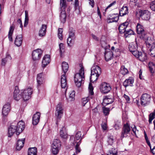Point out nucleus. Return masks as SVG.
<instances>
[{"label": "nucleus", "instance_id": "obj_1", "mask_svg": "<svg viewBox=\"0 0 155 155\" xmlns=\"http://www.w3.org/2000/svg\"><path fill=\"white\" fill-rule=\"evenodd\" d=\"M24 123L19 121L16 123H12L8 128V137H11L15 133L17 135H18L24 130Z\"/></svg>", "mask_w": 155, "mask_h": 155}, {"label": "nucleus", "instance_id": "obj_2", "mask_svg": "<svg viewBox=\"0 0 155 155\" xmlns=\"http://www.w3.org/2000/svg\"><path fill=\"white\" fill-rule=\"evenodd\" d=\"M101 72V68L99 66H93L91 68V73L90 77V81L94 82L97 80Z\"/></svg>", "mask_w": 155, "mask_h": 155}, {"label": "nucleus", "instance_id": "obj_3", "mask_svg": "<svg viewBox=\"0 0 155 155\" xmlns=\"http://www.w3.org/2000/svg\"><path fill=\"white\" fill-rule=\"evenodd\" d=\"M145 43L147 47L150 48L149 54L151 57H155V40L153 38H148Z\"/></svg>", "mask_w": 155, "mask_h": 155}, {"label": "nucleus", "instance_id": "obj_4", "mask_svg": "<svg viewBox=\"0 0 155 155\" xmlns=\"http://www.w3.org/2000/svg\"><path fill=\"white\" fill-rule=\"evenodd\" d=\"M84 68L83 66L81 67L79 73H76L74 77V80L76 86L80 87L82 84L83 79H84Z\"/></svg>", "mask_w": 155, "mask_h": 155}, {"label": "nucleus", "instance_id": "obj_5", "mask_svg": "<svg viewBox=\"0 0 155 155\" xmlns=\"http://www.w3.org/2000/svg\"><path fill=\"white\" fill-rule=\"evenodd\" d=\"M136 15L144 20H148L150 18V13L147 10L139 9L136 12Z\"/></svg>", "mask_w": 155, "mask_h": 155}, {"label": "nucleus", "instance_id": "obj_6", "mask_svg": "<svg viewBox=\"0 0 155 155\" xmlns=\"http://www.w3.org/2000/svg\"><path fill=\"white\" fill-rule=\"evenodd\" d=\"M151 100V96L147 93L143 94L140 98V104L143 106L149 105Z\"/></svg>", "mask_w": 155, "mask_h": 155}, {"label": "nucleus", "instance_id": "obj_7", "mask_svg": "<svg viewBox=\"0 0 155 155\" xmlns=\"http://www.w3.org/2000/svg\"><path fill=\"white\" fill-rule=\"evenodd\" d=\"M136 31L138 35L141 39L144 38L146 33L144 30L143 26L139 23H138L136 25Z\"/></svg>", "mask_w": 155, "mask_h": 155}, {"label": "nucleus", "instance_id": "obj_8", "mask_svg": "<svg viewBox=\"0 0 155 155\" xmlns=\"http://www.w3.org/2000/svg\"><path fill=\"white\" fill-rule=\"evenodd\" d=\"M111 89L110 84L106 82L102 83L100 87V90L101 92L104 94H106L109 92Z\"/></svg>", "mask_w": 155, "mask_h": 155}, {"label": "nucleus", "instance_id": "obj_9", "mask_svg": "<svg viewBox=\"0 0 155 155\" xmlns=\"http://www.w3.org/2000/svg\"><path fill=\"white\" fill-rule=\"evenodd\" d=\"M63 113V109L61 104L60 103L57 106L56 110L55 112V115L57 119H60Z\"/></svg>", "mask_w": 155, "mask_h": 155}, {"label": "nucleus", "instance_id": "obj_10", "mask_svg": "<svg viewBox=\"0 0 155 155\" xmlns=\"http://www.w3.org/2000/svg\"><path fill=\"white\" fill-rule=\"evenodd\" d=\"M130 130V126L128 123L124 124L121 132V137L123 138L127 136Z\"/></svg>", "mask_w": 155, "mask_h": 155}, {"label": "nucleus", "instance_id": "obj_11", "mask_svg": "<svg viewBox=\"0 0 155 155\" xmlns=\"http://www.w3.org/2000/svg\"><path fill=\"white\" fill-rule=\"evenodd\" d=\"M32 89L30 88H28L24 90L21 94L23 99L25 101L28 100L30 98V95L32 94Z\"/></svg>", "mask_w": 155, "mask_h": 155}, {"label": "nucleus", "instance_id": "obj_12", "mask_svg": "<svg viewBox=\"0 0 155 155\" xmlns=\"http://www.w3.org/2000/svg\"><path fill=\"white\" fill-rule=\"evenodd\" d=\"M42 54V51L40 49H38L33 51L32 53V59L34 61L39 60L41 58Z\"/></svg>", "mask_w": 155, "mask_h": 155}, {"label": "nucleus", "instance_id": "obj_13", "mask_svg": "<svg viewBox=\"0 0 155 155\" xmlns=\"http://www.w3.org/2000/svg\"><path fill=\"white\" fill-rule=\"evenodd\" d=\"M102 46L104 48L105 50L104 53V56L106 61H108L111 60L113 58L114 55L113 52L110 49H106V47H104L102 44Z\"/></svg>", "mask_w": 155, "mask_h": 155}, {"label": "nucleus", "instance_id": "obj_14", "mask_svg": "<svg viewBox=\"0 0 155 155\" xmlns=\"http://www.w3.org/2000/svg\"><path fill=\"white\" fill-rule=\"evenodd\" d=\"M19 90L18 86H16L15 87V90L13 93V98L15 100L18 101L22 97L21 94H19Z\"/></svg>", "mask_w": 155, "mask_h": 155}, {"label": "nucleus", "instance_id": "obj_15", "mask_svg": "<svg viewBox=\"0 0 155 155\" xmlns=\"http://www.w3.org/2000/svg\"><path fill=\"white\" fill-rule=\"evenodd\" d=\"M10 104L7 103L5 104L3 107L2 114L3 116H6L7 115L11 110Z\"/></svg>", "mask_w": 155, "mask_h": 155}, {"label": "nucleus", "instance_id": "obj_16", "mask_svg": "<svg viewBox=\"0 0 155 155\" xmlns=\"http://www.w3.org/2000/svg\"><path fill=\"white\" fill-rule=\"evenodd\" d=\"M40 115V113L38 112L33 115L32 118V123L33 125H36L38 124L39 121Z\"/></svg>", "mask_w": 155, "mask_h": 155}, {"label": "nucleus", "instance_id": "obj_17", "mask_svg": "<svg viewBox=\"0 0 155 155\" xmlns=\"http://www.w3.org/2000/svg\"><path fill=\"white\" fill-rule=\"evenodd\" d=\"M134 56L141 61H145L147 59V54L145 53L139 51L138 53L136 54Z\"/></svg>", "mask_w": 155, "mask_h": 155}, {"label": "nucleus", "instance_id": "obj_18", "mask_svg": "<svg viewBox=\"0 0 155 155\" xmlns=\"http://www.w3.org/2000/svg\"><path fill=\"white\" fill-rule=\"evenodd\" d=\"M134 79L132 77H130L128 79H127L124 82L123 85L125 87L130 86H133V83L134 82Z\"/></svg>", "mask_w": 155, "mask_h": 155}, {"label": "nucleus", "instance_id": "obj_19", "mask_svg": "<svg viewBox=\"0 0 155 155\" xmlns=\"http://www.w3.org/2000/svg\"><path fill=\"white\" fill-rule=\"evenodd\" d=\"M137 44L130 45L128 46L129 51L134 56L136 54L138 53V51L137 50Z\"/></svg>", "mask_w": 155, "mask_h": 155}, {"label": "nucleus", "instance_id": "obj_20", "mask_svg": "<svg viewBox=\"0 0 155 155\" xmlns=\"http://www.w3.org/2000/svg\"><path fill=\"white\" fill-rule=\"evenodd\" d=\"M128 25L129 23L127 21H126L121 24L118 28L120 33L122 34L125 32Z\"/></svg>", "mask_w": 155, "mask_h": 155}, {"label": "nucleus", "instance_id": "obj_21", "mask_svg": "<svg viewBox=\"0 0 155 155\" xmlns=\"http://www.w3.org/2000/svg\"><path fill=\"white\" fill-rule=\"evenodd\" d=\"M50 61V56L49 55H45L44 57L42 62V67L45 68L49 63Z\"/></svg>", "mask_w": 155, "mask_h": 155}, {"label": "nucleus", "instance_id": "obj_22", "mask_svg": "<svg viewBox=\"0 0 155 155\" xmlns=\"http://www.w3.org/2000/svg\"><path fill=\"white\" fill-rule=\"evenodd\" d=\"M25 138H22L21 139H19L17 141L16 144V149L17 150H20L24 146Z\"/></svg>", "mask_w": 155, "mask_h": 155}, {"label": "nucleus", "instance_id": "obj_23", "mask_svg": "<svg viewBox=\"0 0 155 155\" xmlns=\"http://www.w3.org/2000/svg\"><path fill=\"white\" fill-rule=\"evenodd\" d=\"M47 25L45 24H42L38 33V35L40 37H43L45 35L46 32Z\"/></svg>", "mask_w": 155, "mask_h": 155}, {"label": "nucleus", "instance_id": "obj_24", "mask_svg": "<svg viewBox=\"0 0 155 155\" xmlns=\"http://www.w3.org/2000/svg\"><path fill=\"white\" fill-rule=\"evenodd\" d=\"M113 99L109 96H107L104 97L102 104L103 106H106L108 104L112 103L113 102Z\"/></svg>", "mask_w": 155, "mask_h": 155}, {"label": "nucleus", "instance_id": "obj_25", "mask_svg": "<svg viewBox=\"0 0 155 155\" xmlns=\"http://www.w3.org/2000/svg\"><path fill=\"white\" fill-rule=\"evenodd\" d=\"M22 35H17L15 41V44L17 46H20L22 44Z\"/></svg>", "mask_w": 155, "mask_h": 155}, {"label": "nucleus", "instance_id": "obj_26", "mask_svg": "<svg viewBox=\"0 0 155 155\" xmlns=\"http://www.w3.org/2000/svg\"><path fill=\"white\" fill-rule=\"evenodd\" d=\"M37 80L38 83V86H40L44 83V78L43 77L42 73H40L37 75Z\"/></svg>", "mask_w": 155, "mask_h": 155}, {"label": "nucleus", "instance_id": "obj_27", "mask_svg": "<svg viewBox=\"0 0 155 155\" xmlns=\"http://www.w3.org/2000/svg\"><path fill=\"white\" fill-rule=\"evenodd\" d=\"M60 137L64 139H66L68 137L67 134L66 129L64 127H63L60 130Z\"/></svg>", "mask_w": 155, "mask_h": 155}, {"label": "nucleus", "instance_id": "obj_28", "mask_svg": "<svg viewBox=\"0 0 155 155\" xmlns=\"http://www.w3.org/2000/svg\"><path fill=\"white\" fill-rule=\"evenodd\" d=\"M64 74H63L61 77V87L63 88H65L67 85L66 78Z\"/></svg>", "mask_w": 155, "mask_h": 155}, {"label": "nucleus", "instance_id": "obj_29", "mask_svg": "<svg viewBox=\"0 0 155 155\" xmlns=\"http://www.w3.org/2000/svg\"><path fill=\"white\" fill-rule=\"evenodd\" d=\"M128 13V9L127 6H123L120 9L119 12V15L120 16H122Z\"/></svg>", "mask_w": 155, "mask_h": 155}, {"label": "nucleus", "instance_id": "obj_30", "mask_svg": "<svg viewBox=\"0 0 155 155\" xmlns=\"http://www.w3.org/2000/svg\"><path fill=\"white\" fill-rule=\"evenodd\" d=\"M60 20L61 22L64 23L66 21V14L65 11H62L60 15Z\"/></svg>", "mask_w": 155, "mask_h": 155}, {"label": "nucleus", "instance_id": "obj_31", "mask_svg": "<svg viewBox=\"0 0 155 155\" xmlns=\"http://www.w3.org/2000/svg\"><path fill=\"white\" fill-rule=\"evenodd\" d=\"M15 28V26H12L10 27L9 30L8 34V38L9 41H13V38L12 35Z\"/></svg>", "mask_w": 155, "mask_h": 155}, {"label": "nucleus", "instance_id": "obj_32", "mask_svg": "<svg viewBox=\"0 0 155 155\" xmlns=\"http://www.w3.org/2000/svg\"><path fill=\"white\" fill-rule=\"evenodd\" d=\"M37 149L35 147L29 148L28 149V155H37Z\"/></svg>", "mask_w": 155, "mask_h": 155}, {"label": "nucleus", "instance_id": "obj_33", "mask_svg": "<svg viewBox=\"0 0 155 155\" xmlns=\"http://www.w3.org/2000/svg\"><path fill=\"white\" fill-rule=\"evenodd\" d=\"M81 132L80 131H78L77 132V133L76 134L75 138H74V142L75 143H77V140H79L78 142H80V141H81V140L82 139V138L81 137Z\"/></svg>", "mask_w": 155, "mask_h": 155}, {"label": "nucleus", "instance_id": "obj_34", "mask_svg": "<svg viewBox=\"0 0 155 155\" xmlns=\"http://www.w3.org/2000/svg\"><path fill=\"white\" fill-rule=\"evenodd\" d=\"M61 142L59 140L55 139L54 140L52 145V147H57L60 148L61 146Z\"/></svg>", "mask_w": 155, "mask_h": 155}, {"label": "nucleus", "instance_id": "obj_35", "mask_svg": "<svg viewBox=\"0 0 155 155\" xmlns=\"http://www.w3.org/2000/svg\"><path fill=\"white\" fill-rule=\"evenodd\" d=\"M62 67L64 73L63 74H65L66 73L68 70L69 67L68 64L65 62H63L62 63Z\"/></svg>", "mask_w": 155, "mask_h": 155}, {"label": "nucleus", "instance_id": "obj_36", "mask_svg": "<svg viewBox=\"0 0 155 155\" xmlns=\"http://www.w3.org/2000/svg\"><path fill=\"white\" fill-rule=\"evenodd\" d=\"M11 59V57L9 55H6L5 58H3L2 60L1 65L2 66H5L7 62Z\"/></svg>", "mask_w": 155, "mask_h": 155}, {"label": "nucleus", "instance_id": "obj_37", "mask_svg": "<svg viewBox=\"0 0 155 155\" xmlns=\"http://www.w3.org/2000/svg\"><path fill=\"white\" fill-rule=\"evenodd\" d=\"M119 19V18L117 17H114L112 18L108 17L107 19V22L109 23L113 22H116Z\"/></svg>", "mask_w": 155, "mask_h": 155}, {"label": "nucleus", "instance_id": "obj_38", "mask_svg": "<svg viewBox=\"0 0 155 155\" xmlns=\"http://www.w3.org/2000/svg\"><path fill=\"white\" fill-rule=\"evenodd\" d=\"M59 52L61 57L62 56V54L64 52L65 47L63 44L61 43L59 44Z\"/></svg>", "mask_w": 155, "mask_h": 155}, {"label": "nucleus", "instance_id": "obj_39", "mask_svg": "<svg viewBox=\"0 0 155 155\" xmlns=\"http://www.w3.org/2000/svg\"><path fill=\"white\" fill-rule=\"evenodd\" d=\"M107 142L108 145H112L114 142V139L113 136H108Z\"/></svg>", "mask_w": 155, "mask_h": 155}, {"label": "nucleus", "instance_id": "obj_40", "mask_svg": "<svg viewBox=\"0 0 155 155\" xmlns=\"http://www.w3.org/2000/svg\"><path fill=\"white\" fill-rule=\"evenodd\" d=\"M155 118V109L153 112L151 113L149 116V124L152 123V120Z\"/></svg>", "mask_w": 155, "mask_h": 155}, {"label": "nucleus", "instance_id": "obj_41", "mask_svg": "<svg viewBox=\"0 0 155 155\" xmlns=\"http://www.w3.org/2000/svg\"><path fill=\"white\" fill-rule=\"evenodd\" d=\"M25 23L24 24V26L26 27L28 25L29 20L28 13L27 11H25Z\"/></svg>", "mask_w": 155, "mask_h": 155}, {"label": "nucleus", "instance_id": "obj_42", "mask_svg": "<svg viewBox=\"0 0 155 155\" xmlns=\"http://www.w3.org/2000/svg\"><path fill=\"white\" fill-rule=\"evenodd\" d=\"M107 155H117V151L115 148H112L108 152Z\"/></svg>", "mask_w": 155, "mask_h": 155}, {"label": "nucleus", "instance_id": "obj_43", "mask_svg": "<svg viewBox=\"0 0 155 155\" xmlns=\"http://www.w3.org/2000/svg\"><path fill=\"white\" fill-rule=\"evenodd\" d=\"M120 69V72L122 74L124 75L128 73V70L125 68L124 66L123 65L121 66Z\"/></svg>", "mask_w": 155, "mask_h": 155}, {"label": "nucleus", "instance_id": "obj_44", "mask_svg": "<svg viewBox=\"0 0 155 155\" xmlns=\"http://www.w3.org/2000/svg\"><path fill=\"white\" fill-rule=\"evenodd\" d=\"M75 30L73 28H71L69 29V37L75 38Z\"/></svg>", "mask_w": 155, "mask_h": 155}, {"label": "nucleus", "instance_id": "obj_45", "mask_svg": "<svg viewBox=\"0 0 155 155\" xmlns=\"http://www.w3.org/2000/svg\"><path fill=\"white\" fill-rule=\"evenodd\" d=\"M60 5L61 7L63 9H64L67 6L66 0H60Z\"/></svg>", "mask_w": 155, "mask_h": 155}, {"label": "nucleus", "instance_id": "obj_46", "mask_svg": "<svg viewBox=\"0 0 155 155\" xmlns=\"http://www.w3.org/2000/svg\"><path fill=\"white\" fill-rule=\"evenodd\" d=\"M81 144V141L78 142L76 143V144L75 146V149L76 150V152L77 154L79 153L81 151V149L79 147V145Z\"/></svg>", "mask_w": 155, "mask_h": 155}, {"label": "nucleus", "instance_id": "obj_47", "mask_svg": "<svg viewBox=\"0 0 155 155\" xmlns=\"http://www.w3.org/2000/svg\"><path fill=\"white\" fill-rule=\"evenodd\" d=\"M102 110L103 113L105 116L108 115L109 114L110 108H107L105 107H102Z\"/></svg>", "mask_w": 155, "mask_h": 155}, {"label": "nucleus", "instance_id": "obj_48", "mask_svg": "<svg viewBox=\"0 0 155 155\" xmlns=\"http://www.w3.org/2000/svg\"><path fill=\"white\" fill-rule=\"evenodd\" d=\"M75 38H73L68 37L67 39L68 45L69 46H71V44H73L75 40Z\"/></svg>", "mask_w": 155, "mask_h": 155}, {"label": "nucleus", "instance_id": "obj_49", "mask_svg": "<svg viewBox=\"0 0 155 155\" xmlns=\"http://www.w3.org/2000/svg\"><path fill=\"white\" fill-rule=\"evenodd\" d=\"M89 100V97H84L82 99L81 102L82 106H84Z\"/></svg>", "mask_w": 155, "mask_h": 155}, {"label": "nucleus", "instance_id": "obj_50", "mask_svg": "<svg viewBox=\"0 0 155 155\" xmlns=\"http://www.w3.org/2000/svg\"><path fill=\"white\" fill-rule=\"evenodd\" d=\"M59 149L57 147H52V152L54 154L56 155L58 153Z\"/></svg>", "mask_w": 155, "mask_h": 155}, {"label": "nucleus", "instance_id": "obj_51", "mask_svg": "<svg viewBox=\"0 0 155 155\" xmlns=\"http://www.w3.org/2000/svg\"><path fill=\"white\" fill-rule=\"evenodd\" d=\"M150 8L151 10L155 11V0L152 2L150 4Z\"/></svg>", "mask_w": 155, "mask_h": 155}, {"label": "nucleus", "instance_id": "obj_52", "mask_svg": "<svg viewBox=\"0 0 155 155\" xmlns=\"http://www.w3.org/2000/svg\"><path fill=\"white\" fill-rule=\"evenodd\" d=\"M133 31L131 29H130L127 30L126 29L125 32L124 33V35H132L133 34Z\"/></svg>", "mask_w": 155, "mask_h": 155}, {"label": "nucleus", "instance_id": "obj_53", "mask_svg": "<svg viewBox=\"0 0 155 155\" xmlns=\"http://www.w3.org/2000/svg\"><path fill=\"white\" fill-rule=\"evenodd\" d=\"M75 92L74 91H72L69 95L70 98H71V101H73L74 100Z\"/></svg>", "mask_w": 155, "mask_h": 155}, {"label": "nucleus", "instance_id": "obj_54", "mask_svg": "<svg viewBox=\"0 0 155 155\" xmlns=\"http://www.w3.org/2000/svg\"><path fill=\"white\" fill-rule=\"evenodd\" d=\"M116 53V56H118L120 55V51L119 49H116L115 51H114L113 52Z\"/></svg>", "mask_w": 155, "mask_h": 155}, {"label": "nucleus", "instance_id": "obj_55", "mask_svg": "<svg viewBox=\"0 0 155 155\" xmlns=\"http://www.w3.org/2000/svg\"><path fill=\"white\" fill-rule=\"evenodd\" d=\"M124 97L125 98V100H126L127 102H130L129 101L130 100V98L128 96L124 94Z\"/></svg>", "mask_w": 155, "mask_h": 155}, {"label": "nucleus", "instance_id": "obj_56", "mask_svg": "<svg viewBox=\"0 0 155 155\" xmlns=\"http://www.w3.org/2000/svg\"><path fill=\"white\" fill-rule=\"evenodd\" d=\"M17 22L19 24L20 27L22 29L23 25L22 22V21L20 18H19L17 20Z\"/></svg>", "mask_w": 155, "mask_h": 155}, {"label": "nucleus", "instance_id": "obj_57", "mask_svg": "<svg viewBox=\"0 0 155 155\" xmlns=\"http://www.w3.org/2000/svg\"><path fill=\"white\" fill-rule=\"evenodd\" d=\"M116 3V1H114L111 3H110L109 5H108L107 7L105 9V11L108 8H109L111 7L114 5Z\"/></svg>", "mask_w": 155, "mask_h": 155}, {"label": "nucleus", "instance_id": "obj_58", "mask_svg": "<svg viewBox=\"0 0 155 155\" xmlns=\"http://www.w3.org/2000/svg\"><path fill=\"white\" fill-rule=\"evenodd\" d=\"M131 128H132V130L133 132L136 134V128L135 126L133 125H132Z\"/></svg>", "mask_w": 155, "mask_h": 155}, {"label": "nucleus", "instance_id": "obj_59", "mask_svg": "<svg viewBox=\"0 0 155 155\" xmlns=\"http://www.w3.org/2000/svg\"><path fill=\"white\" fill-rule=\"evenodd\" d=\"M89 1V4L91 5V7L92 8H93L94 7V0H88Z\"/></svg>", "mask_w": 155, "mask_h": 155}, {"label": "nucleus", "instance_id": "obj_60", "mask_svg": "<svg viewBox=\"0 0 155 155\" xmlns=\"http://www.w3.org/2000/svg\"><path fill=\"white\" fill-rule=\"evenodd\" d=\"M97 12L98 15L100 16V18H101V15L100 11L99 8L98 7H97Z\"/></svg>", "mask_w": 155, "mask_h": 155}, {"label": "nucleus", "instance_id": "obj_61", "mask_svg": "<svg viewBox=\"0 0 155 155\" xmlns=\"http://www.w3.org/2000/svg\"><path fill=\"white\" fill-rule=\"evenodd\" d=\"M101 127H102L103 129L104 130H105L107 129L106 124L105 123L102 125Z\"/></svg>", "mask_w": 155, "mask_h": 155}, {"label": "nucleus", "instance_id": "obj_62", "mask_svg": "<svg viewBox=\"0 0 155 155\" xmlns=\"http://www.w3.org/2000/svg\"><path fill=\"white\" fill-rule=\"evenodd\" d=\"M115 129L116 130L119 129L120 128V126L119 124H115L114 125Z\"/></svg>", "mask_w": 155, "mask_h": 155}, {"label": "nucleus", "instance_id": "obj_63", "mask_svg": "<svg viewBox=\"0 0 155 155\" xmlns=\"http://www.w3.org/2000/svg\"><path fill=\"white\" fill-rule=\"evenodd\" d=\"M150 151L153 153V155H155V146L152 149L151 148Z\"/></svg>", "mask_w": 155, "mask_h": 155}, {"label": "nucleus", "instance_id": "obj_64", "mask_svg": "<svg viewBox=\"0 0 155 155\" xmlns=\"http://www.w3.org/2000/svg\"><path fill=\"white\" fill-rule=\"evenodd\" d=\"M149 66H151L152 67H153V68H155V64L152 62L149 63Z\"/></svg>", "mask_w": 155, "mask_h": 155}]
</instances>
